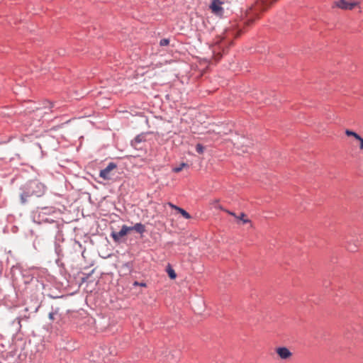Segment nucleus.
I'll use <instances>...</instances> for the list:
<instances>
[{"label": "nucleus", "mask_w": 363, "mask_h": 363, "mask_svg": "<svg viewBox=\"0 0 363 363\" xmlns=\"http://www.w3.org/2000/svg\"><path fill=\"white\" fill-rule=\"evenodd\" d=\"M21 193L20 195L22 203H26L28 199L31 196L40 197L43 196L45 191V186L37 180H33L27 182L21 188Z\"/></svg>", "instance_id": "f257e3e1"}, {"label": "nucleus", "mask_w": 363, "mask_h": 363, "mask_svg": "<svg viewBox=\"0 0 363 363\" xmlns=\"http://www.w3.org/2000/svg\"><path fill=\"white\" fill-rule=\"evenodd\" d=\"M33 220L35 223L38 224L42 223H55L57 225V223L54 220L53 218L46 215V213L43 211L40 208H38L33 213Z\"/></svg>", "instance_id": "f03ea898"}, {"label": "nucleus", "mask_w": 363, "mask_h": 363, "mask_svg": "<svg viewBox=\"0 0 363 363\" xmlns=\"http://www.w3.org/2000/svg\"><path fill=\"white\" fill-rule=\"evenodd\" d=\"M117 167V165L114 162H110L107 167L101 169L99 172V177L104 180H110L112 179L113 174L111 172Z\"/></svg>", "instance_id": "7ed1b4c3"}, {"label": "nucleus", "mask_w": 363, "mask_h": 363, "mask_svg": "<svg viewBox=\"0 0 363 363\" xmlns=\"http://www.w3.org/2000/svg\"><path fill=\"white\" fill-rule=\"evenodd\" d=\"M224 4V0H212L210 8L212 12L216 15L221 16L223 15L224 9L222 5Z\"/></svg>", "instance_id": "20e7f679"}, {"label": "nucleus", "mask_w": 363, "mask_h": 363, "mask_svg": "<svg viewBox=\"0 0 363 363\" xmlns=\"http://www.w3.org/2000/svg\"><path fill=\"white\" fill-rule=\"evenodd\" d=\"M357 5L356 1H348L347 0H337L334 2V6L342 10H352Z\"/></svg>", "instance_id": "39448f33"}, {"label": "nucleus", "mask_w": 363, "mask_h": 363, "mask_svg": "<svg viewBox=\"0 0 363 363\" xmlns=\"http://www.w3.org/2000/svg\"><path fill=\"white\" fill-rule=\"evenodd\" d=\"M130 231V228H128V226L123 225L121 227V229L118 232H112L111 234V238L116 242H118L121 238L128 234V233Z\"/></svg>", "instance_id": "423d86ee"}, {"label": "nucleus", "mask_w": 363, "mask_h": 363, "mask_svg": "<svg viewBox=\"0 0 363 363\" xmlns=\"http://www.w3.org/2000/svg\"><path fill=\"white\" fill-rule=\"evenodd\" d=\"M276 352L281 359H288L292 357V352L286 347H277Z\"/></svg>", "instance_id": "0eeeda50"}, {"label": "nucleus", "mask_w": 363, "mask_h": 363, "mask_svg": "<svg viewBox=\"0 0 363 363\" xmlns=\"http://www.w3.org/2000/svg\"><path fill=\"white\" fill-rule=\"evenodd\" d=\"M239 35H240V30H234L227 29V30H225L223 38L230 40L231 37L238 36Z\"/></svg>", "instance_id": "6e6552de"}, {"label": "nucleus", "mask_w": 363, "mask_h": 363, "mask_svg": "<svg viewBox=\"0 0 363 363\" xmlns=\"http://www.w3.org/2000/svg\"><path fill=\"white\" fill-rule=\"evenodd\" d=\"M128 228H130V230H134L140 234H143L145 231V227L141 223H138L133 227H128Z\"/></svg>", "instance_id": "1a4fd4ad"}, {"label": "nucleus", "mask_w": 363, "mask_h": 363, "mask_svg": "<svg viewBox=\"0 0 363 363\" xmlns=\"http://www.w3.org/2000/svg\"><path fill=\"white\" fill-rule=\"evenodd\" d=\"M43 211L46 213V215L52 218V215L56 212V208L52 206H45L40 208Z\"/></svg>", "instance_id": "9d476101"}, {"label": "nucleus", "mask_w": 363, "mask_h": 363, "mask_svg": "<svg viewBox=\"0 0 363 363\" xmlns=\"http://www.w3.org/2000/svg\"><path fill=\"white\" fill-rule=\"evenodd\" d=\"M145 135L143 134L138 135L134 138V140H132L131 145H134L139 144V143L145 141Z\"/></svg>", "instance_id": "9b49d317"}, {"label": "nucleus", "mask_w": 363, "mask_h": 363, "mask_svg": "<svg viewBox=\"0 0 363 363\" xmlns=\"http://www.w3.org/2000/svg\"><path fill=\"white\" fill-rule=\"evenodd\" d=\"M166 271H167L169 277H170V279H174L177 277V274H176L175 271L173 269V268L169 264L167 267Z\"/></svg>", "instance_id": "f8f14e48"}, {"label": "nucleus", "mask_w": 363, "mask_h": 363, "mask_svg": "<svg viewBox=\"0 0 363 363\" xmlns=\"http://www.w3.org/2000/svg\"><path fill=\"white\" fill-rule=\"evenodd\" d=\"M189 167V165H188V164H187V163H186V162H182V163L179 164V166L174 167V168L172 169V171H173L174 172H175V173H178V172H181V171L183 169V168H184V167Z\"/></svg>", "instance_id": "ddd939ff"}, {"label": "nucleus", "mask_w": 363, "mask_h": 363, "mask_svg": "<svg viewBox=\"0 0 363 363\" xmlns=\"http://www.w3.org/2000/svg\"><path fill=\"white\" fill-rule=\"evenodd\" d=\"M58 315H59V309L55 308L49 313L48 317L50 320L53 321L55 320V316H57Z\"/></svg>", "instance_id": "4468645a"}, {"label": "nucleus", "mask_w": 363, "mask_h": 363, "mask_svg": "<svg viewBox=\"0 0 363 363\" xmlns=\"http://www.w3.org/2000/svg\"><path fill=\"white\" fill-rule=\"evenodd\" d=\"M177 211L179 213H181L182 215V216L184 218H185L186 219H190L191 218V215L187 211H186L184 209H183L182 208H178Z\"/></svg>", "instance_id": "2eb2a0df"}, {"label": "nucleus", "mask_w": 363, "mask_h": 363, "mask_svg": "<svg viewBox=\"0 0 363 363\" xmlns=\"http://www.w3.org/2000/svg\"><path fill=\"white\" fill-rule=\"evenodd\" d=\"M345 134L347 136H353L355 139H360V135L359 134H357V133L352 131V130H345Z\"/></svg>", "instance_id": "dca6fc26"}, {"label": "nucleus", "mask_w": 363, "mask_h": 363, "mask_svg": "<svg viewBox=\"0 0 363 363\" xmlns=\"http://www.w3.org/2000/svg\"><path fill=\"white\" fill-rule=\"evenodd\" d=\"M196 151L199 153V154H203V152H204V147L200 144V143H198L196 145Z\"/></svg>", "instance_id": "f3484780"}, {"label": "nucleus", "mask_w": 363, "mask_h": 363, "mask_svg": "<svg viewBox=\"0 0 363 363\" xmlns=\"http://www.w3.org/2000/svg\"><path fill=\"white\" fill-rule=\"evenodd\" d=\"M238 219L242 221L243 223H250V220L247 218H245V214L242 213L239 217H238Z\"/></svg>", "instance_id": "a211bd4d"}, {"label": "nucleus", "mask_w": 363, "mask_h": 363, "mask_svg": "<svg viewBox=\"0 0 363 363\" xmlns=\"http://www.w3.org/2000/svg\"><path fill=\"white\" fill-rule=\"evenodd\" d=\"M169 44V40L167 38L161 39L160 41V46H167Z\"/></svg>", "instance_id": "6ab92c4d"}, {"label": "nucleus", "mask_w": 363, "mask_h": 363, "mask_svg": "<svg viewBox=\"0 0 363 363\" xmlns=\"http://www.w3.org/2000/svg\"><path fill=\"white\" fill-rule=\"evenodd\" d=\"M133 286H143V287H146L147 285L144 282H138V281H135L133 283Z\"/></svg>", "instance_id": "aec40b11"}, {"label": "nucleus", "mask_w": 363, "mask_h": 363, "mask_svg": "<svg viewBox=\"0 0 363 363\" xmlns=\"http://www.w3.org/2000/svg\"><path fill=\"white\" fill-rule=\"evenodd\" d=\"M359 141V147L360 150H363V138L360 136V139H356Z\"/></svg>", "instance_id": "412c9836"}, {"label": "nucleus", "mask_w": 363, "mask_h": 363, "mask_svg": "<svg viewBox=\"0 0 363 363\" xmlns=\"http://www.w3.org/2000/svg\"><path fill=\"white\" fill-rule=\"evenodd\" d=\"M168 205L172 208L175 209L176 211H178V208H180V207H179V206H176V205H174V204H173L172 203H170V202L168 203Z\"/></svg>", "instance_id": "4be33fe9"}, {"label": "nucleus", "mask_w": 363, "mask_h": 363, "mask_svg": "<svg viewBox=\"0 0 363 363\" xmlns=\"http://www.w3.org/2000/svg\"><path fill=\"white\" fill-rule=\"evenodd\" d=\"M357 246H347V250L351 252H354L357 250Z\"/></svg>", "instance_id": "5701e85b"}, {"label": "nucleus", "mask_w": 363, "mask_h": 363, "mask_svg": "<svg viewBox=\"0 0 363 363\" xmlns=\"http://www.w3.org/2000/svg\"><path fill=\"white\" fill-rule=\"evenodd\" d=\"M48 104H50V108H53V107H54V104H53V103H52V102H50V101H49V102H48Z\"/></svg>", "instance_id": "b1692460"}, {"label": "nucleus", "mask_w": 363, "mask_h": 363, "mask_svg": "<svg viewBox=\"0 0 363 363\" xmlns=\"http://www.w3.org/2000/svg\"><path fill=\"white\" fill-rule=\"evenodd\" d=\"M228 213H229L230 215H233V216H235V214L234 213H232V212H230V211H228Z\"/></svg>", "instance_id": "393cba45"}, {"label": "nucleus", "mask_w": 363, "mask_h": 363, "mask_svg": "<svg viewBox=\"0 0 363 363\" xmlns=\"http://www.w3.org/2000/svg\"><path fill=\"white\" fill-rule=\"evenodd\" d=\"M216 207L221 209V207L219 205H218Z\"/></svg>", "instance_id": "a878e982"}]
</instances>
